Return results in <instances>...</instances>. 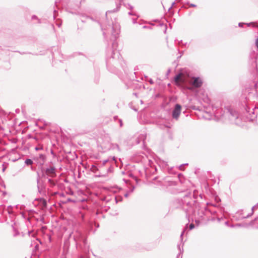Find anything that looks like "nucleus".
I'll return each instance as SVG.
<instances>
[{"label":"nucleus","mask_w":258,"mask_h":258,"mask_svg":"<svg viewBox=\"0 0 258 258\" xmlns=\"http://www.w3.org/2000/svg\"><path fill=\"white\" fill-rule=\"evenodd\" d=\"M181 106L179 104H176L173 109L172 113V116L173 119L177 120L181 113Z\"/></svg>","instance_id":"6e6552de"},{"label":"nucleus","mask_w":258,"mask_h":258,"mask_svg":"<svg viewBox=\"0 0 258 258\" xmlns=\"http://www.w3.org/2000/svg\"><path fill=\"white\" fill-rule=\"evenodd\" d=\"M189 229H190V230H191V229H192L195 227V225H194V224L191 223V224L189 225Z\"/></svg>","instance_id":"a878e982"},{"label":"nucleus","mask_w":258,"mask_h":258,"mask_svg":"<svg viewBox=\"0 0 258 258\" xmlns=\"http://www.w3.org/2000/svg\"><path fill=\"white\" fill-rule=\"evenodd\" d=\"M31 232L30 231L28 232L29 235H30Z\"/></svg>","instance_id":"bf43d9fd"},{"label":"nucleus","mask_w":258,"mask_h":258,"mask_svg":"<svg viewBox=\"0 0 258 258\" xmlns=\"http://www.w3.org/2000/svg\"><path fill=\"white\" fill-rule=\"evenodd\" d=\"M143 28H146V26H143Z\"/></svg>","instance_id":"680f3d73"},{"label":"nucleus","mask_w":258,"mask_h":258,"mask_svg":"<svg viewBox=\"0 0 258 258\" xmlns=\"http://www.w3.org/2000/svg\"><path fill=\"white\" fill-rule=\"evenodd\" d=\"M124 196L125 198H127L128 196V192L125 193Z\"/></svg>","instance_id":"ea45409f"},{"label":"nucleus","mask_w":258,"mask_h":258,"mask_svg":"<svg viewBox=\"0 0 258 258\" xmlns=\"http://www.w3.org/2000/svg\"><path fill=\"white\" fill-rule=\"evenodd\" d=\"M253 83L254 86L252 90L254 91V93L248 92V96L245 98V99L247 101L245 104V110L248 113L250 119L251 120L256 118L257 114L258 107L255 106L253 107V105H251L250 102L251 101L250 100H251L253 102H258V75L257 80L254 81Z\"/></svg>","instance_id":"7ed1b4c3"},{"label":"nucleus","mask_w":258,"mask_h":258,"mask_svg":"<svg viewBox=\"0 0 258 258\" xmlns=\"http://www.w3.org/2000/svg\"><path fill=\"white\" fill-rule=\"evenodd\" d=\"M234 226L233 225H231L230 226V227H234Z\"/></svg>","instance_id":"3c124183"},{"label":"nucleus","mask_w":258,"mask_h":258,"mask_svg":"<svg viewBox=\"0 0 258 258\" xmlns=\"http://www.w3.org/2000/svg\"><path fill=\"white\" fill-rule=\"evenodd\" d=\"M254 209V208H253V207H252V209H251V211H252V212H252V213H253V211Z\"/></svg>","instance_id":"8fccbe9b"},{"label":"nucleus","mask_w":258,"mask_h":258,"mask_svg":"<svg viewBox=\"0 0 258 258\" xmlns=\"http://www.w3.org/2000/svg\"><path fill=\"white\" fill-rule=\"evenodd\" d=\"M32 20H37L38 21V23H41L40 20L39 19L36 15H33L32 16Z\"/></svg>","instance_id":"aec40b11"},{"label":"nucleus","mask_w":258,"mask_h":258,"mask_svg":"<svg viewBox=\"0 0 258 258\" xmlns=\"http://www.w3.org/2000/svg\"><path fill=\"white\" fill-rule=\"evenodd\" d=\"M160 25L161 26H163V24H161Z\"/></svg>","instance_id":"0e129e2a"},{"label":"nucleus","mask_w":258,"mask_h":258,"mask_svg":"<svg viewBox=\"0 0 258 258\" xmlns=\"http://www.w3.org/2000/svg\"><path fill=\"white\" fill-rule=\"evenodd\" d=\"M51 177L47 178L48 179V181L49 182L51 183L52 182V180L50 178Z\"/></svg>","instance_id":"e433bc0d"},{"label":"nucleus","mask_w":258,"mask_h":258,"mask_svg":"<svg viewBox=\"0 0 258 258\" xmlns=\"http://www.w3.org/2000/svg\"><path fill=\"white\" fill-rule=\"evenodd\" d=\"M56 12V10H54V13H55Z\"/></svg>","instance_id":"052dcab7"},{"label":"nucleus","mask_w":258,"mask_h":258,"mask_svg":"<svg viewBox=\"0 0 258 258\" xmlns=\"http://www.w3.org/2000/svg\"><path fill=\"white\" fill-rule=\"evenodd\" d=\"M100 25L104 37L107 41L108 39L112 41V48H109L106 52V66L108 70L112 73L116 72V69L119 66L123 67V60L118 50H116V39L119 37L120 27L115 20L107 25L102 24L100 20L97 21Z\"/></svg>","instance_id":"f257e3e1"},{"label":"nucleus","mask_w":258,"mask_h":258,"mask_svg":"<svg viewBox=\"0 0 258 258\" xmlns=\"http://www.w3.org/2000/svg\"><path fill=\"white\" fill-rule=\"evenodd\" d=\"M118 122L119 123L120 127H122L123 124H122V121L121 119H118Z\"/></svg>","instance_id":"393cba45"},{"label":"nucleus","mask_w":258,"mask_h":258,"mask_svg":"<svg viewBox=\"0 0 258 258\" xmlns=\"http://www.w3.org/2000/svg\"><path fill=\"white\" fill-rule=\"evenodd\" d=\"M114 120H117V119L118 120V117H117V116H115L114 117Z\"/></svg>","instance_id":"a19ab883"},{"label":"nucleus","mask_w":258,"mask_h":258,"mask_svg":"<svg viewBox=\"0 0 258 258\" xmlns=\"http://www.w3.org/2000/svg\"><path fill=\"white\" fill-rule=\"evenodd\" d=\"M236 226L241 227L242 226V225L241 224H237L236 225Z\"/></svg>","instance_id":"37998d69"},{"label":"nucleus","mask_w":258,"mask_h":258,"mask_svg":"<svg viewBox=\"0 0 258 258\" xmlns=\"http://www.w3.org/2000/svg\"><path fill=\"white\" fill-rule=\"evenodd\" d=\"M225 225H227V226H229L228 222V221H226V222H225Z\"/></svg>","instance_id":"a18cd8bd"},{"label":"nucleus","mask_w":258,"mask_h":258,"mask_svg":"<svg viewBox=\"0 0 258 258\" xmlns=\"http://www.w3.org/2000/svg\"><path fill=\"white\" fill-rule=\"evenodd\" d=\"M25 163L27 165H32L33 164V161L30 159H26L25 161Z\"/></svg>","instance_id":"dca6fc26"},{"label":"nucleus","mask_w":258,"mask_h":258,"mask_svg":"<svg viewBox=\"0 0 258 258\" xmlns=\"http://www.w3.org/2000/svg\"><path fill=\"white\" fill-rule=\"evenodd\" d=\"M193 82L192 85L196 88H199L202 86L203 84L202 80L199 77H193Z\"/></svg>","instance_id":"9b49d317"},{"label":"nucleus","mask_w":258,"mask_h":258,"mask_svg":"<svg viewBox=\"0 0 258 258\" xmlns=\"http://www.w3.org/2000/svg\"><path fill=\"white\" fill-rule=\"evenodd\" d=\"M179 43H181L182 45H184V46H186L187 45H188V44H187V42H186V43H184V44H183V43H182V40H181V41L179 42Z\"/></svg>","instance_id":"c756f323"},{"label":"nucleus","mask_w":258,"mask_h":258,"mask_svg":"<svg viewBox=\"0 0 258 258\" xmlns=\"http://www.w3.org/2000/svg\"><path fill=\"white\" fill-rule=\"evenodd\" d=\"M40 176L38 172H37V189L38 191L40 194H43L44 192V187L42 184V183L41 182L40 180Z\"/></svg>","instance_id":"9d476101"},{"label":"nucleus","mask_w":258,"mask_h":258,"mask_svg":"<svg viewBox=\"0 0 258 258\" xmlns=\"http://www.w3.org/2000/svg\"><path fill=\"white\" fill-rule=\"evenodd\" d=\"M18 110H19V109H17L16 110V112H18Z\"/></svg>","instance_id":"13d9d810"},{"label":"nucleus","mask_w":258,"mask_h":258,"mask_svg":"<svg viewBox=\"0 0 258 258\" xmlns=\"http://www.w3.org/2000/svg\"><path fill=\"white\" fill-rule=\"evenodd\" d=\"M58 1H59L58 0H56L55 4H56Z\"/></svg>","instance_id":"864d4df0"},{"label":"nucleus","mask_w":258,"mask_h":258,"mask_svg":"<svg viewBox=\"0 0 258 258\" xmlns=\"http://www.w3.org/2000/svg\"><path fill=\"white\" fill-rule=\"evenodd\" d=\"M258 208V203H256L255 205L253 206V208Z\"/></svg>","instance_id":"72a5a7b5"},{"label":"nucleus","mask_w":258,"mask_h":258,"mask_svg":"<svg viewBox=\"0 0 258 258\" xmlns=\"http://www.w3.org/2000/svg\"><path fill=\"white\" fill-rule=\"evenodd\" d=\"M56 16L55 15H53V19H54L55 18Z\"/></svg>","instance_id":"603ef678"},{"label":"nucleus","mask_w":258,"mask_h":258,"mask_svg":"<svg viewBox=\"0 0 258 258\" xmlns=\"http://www.w3.org/2000/svg\"><path fill=\"white\" fill-rule=\"evenodd\" d=\"M43 149V146L41 145H39L38 146L35 147L36 151L42 150Z\"/></svg>","instance_id":"a211bd4d"},{"label":"nucleus","mask_w":258,"mask_h":258,"mask_svg":"<svg viewBox=\"0 0 258 258\" xmlns=\"http://www.w3.org/2000/svg\"><path fill=\"white\" fill-rule=\"evenodd\" d=\"M18 110H19V109H17L16 110V112H18Z\"/></svg>","instance_id":"4d7b16f0"},{"label":"nucleus","mask_w":258,"mask_h":258,"mask_svg":"<svg viewBox=\"0 0 258 258\" xmlns=\"http://www.w3.org/2000/svg\"><path fill=\"white\" fill-rule=\"evenodd\" d=\"M252 215V212L249 213L246 216L243 215V212L242 210H238L235 213L233 217L236 221H240L242 219H244L250 217Z\"/></svg>","instance_id":"0eeeda50"},{"label":"nucleus","mask_w":258,"mask_h":258,"mask_svg":"<svg viewBox=\"0 0 258 258\" xmlns=\"http://www.w3.org/2000/svg\"><path fill=\"white\" fill-rule=\"evenodd\" d=\"M133 22L134 23H135V21L134 20H133Z\"/></svg>","instance_id":"e2e57ef3"},{"label":"nucleus","mask_w":258,"mask_h":258,"mask_svg":"<svg viewBox=\"0 0 258 258\" xmlns=\"http://www.w3.org/2000/svg\"><path fill=\"white\" fill-rule=\"evenodd\" d=\"M181 74L179 73L177 75H176L174 77V81L176 83H178L179 82V79L181 78Z\"/></svg>","instance_id":"2eb2a0df"},{"label":"nucleus","mask_w":258,"mask_h":258,"mask_svg":"<svg viewBox=\"0 0 258 258\" xmlns=\"http://www.w3.org/2000/svg\"><path fill=\"white\" fill-rule=\"evenodd\" d=\"M43 123H44V124L45 125H48L47 123H46V121H43Z\"/></svg>","instance_id":"c03bdc74"},{"label":"nucleus","mask_w":258,"mask_h":258,"mask_svg":"<svg viewBox=\"0 0 258 258\" xmlns=\"http://www.w3.org/2000/svg\"><path fill=\"white\" fill-rule=\"evenodd\" d=\"M174 4H175V2H173V3L172 4L171 6L169 8L168 11H169V10H170L172 8V7H173V6L174 5Z\"/></svg>","instance_id":"4c0bfd02"},{"label":"nucleus","mask_w":258,"mask_h":258,"mask_svg":"<svg viewBox=\"0 0 258 258\" xmlns=\"http://www.w3.org/2000/svg\"><path fill=\"white\" fill-rule=\"evenodd\" d=\"M215 113V115L220 119L226 120L227 118L231 123L238 125L240 123L241 119L239 116L238 113L232 108H227L223 113L222 109H218Z\"/></svg>","instance_id":"20e7f679"},{"label":"nucleus","mask_w":258,"mask_h":258,"mask_svg":"<svg viewBox=\"0 0 258 258\" xmlns=\"http://www.w3.org/2000/svg\"><path fill=\"white\" fill-rule=\"evenodd\" d=\"M189 6H190V7H197V6L196 5L193 4H190L189 5Z\"/></svg>","instance_id":"f704fd0d"},{"label":"nucleus","mask_w":258,"mask_h":258,"mask_svg":"<svg viewBox=\"0 0 258 258\" xmlns=\"http://www.w3.org/2000/svg\"><path fill=\"white\" fill-rule=\"evenodd\" d=\"M114 146H115V147L117 148L118 151H120V148L119 147V146L117 144H115Z\"/></svg>","instance_id":"473e14b6"},{"label":"nucleus","mask_w":258,"mask_h":258,"mask_svg":"<svg viewBox=\"0 0 258 258\" xmlns=\"http://www.w3.org/2000/svg\"><path fill=\"white\" fill-rule=\"evenodd\" d=\"M183 244H181V243L177 245V248L179 251V252L177 256V258H179L180 254L183 252Z\"/></svg>","instance_id":"ddd939ff"},{"label":"nucleus","mask_w":258,"mask_h":258,"mask_svg":"<svg viewBox=\"0 0 258 258\" xmlns=\"http://www.w3.org/2000/svg\"><path fill=\"white\" fill-rule=\"evenodd\" d=\"M247 26H252V27L258 28V23L257 22H253L248 23H245Z\"/></svg>","instance_id":"4468645a"},{"label":"nucleus","mask_w":258,"mask_h":258,"mask_svg":"<svg viewBox=\"0 0 258 258\" xmlns=\"http://www.w3.org/2000/svg\"><path fill=\"white\" fill-rule=\"evenodd\" d=\"M13 231H14L13 236L14 237L17 236L18 235H19L20 234V233L19 232V231L14 227H13Z\"/></svg>","instance_id":"f3484780"},{"label":"nucleus","mask_w":258,"mask_h":258,"mask_svg":"<svg viewBox=\"0 0 258 258\" xmlns=\"http://www.w3.org/2000/svg\"><path fill=\"white\" fill-rule=\"evenodd\" d=\"M56 25L59 28V27H60V26L61 25V22H57V21H56Z\"/></svg>","instance_id":"bb28decb"},{"label":"nucleus","mask_w":258,"mask_h":258,"mask_svg":"<svg viewBox=\"0 0 258 258\" xmlns=\"http://www.w3.org/2000/svg\"><path fill=\"white\" fill-rule=\"evenodd\" d=\"M128 15H134V14H133L131 12H128Z\"/></svg>","instance_id":"49530a36"},{"label":"nucleus","mask_w":258,"mask_h":258,"mask_svg":"<svg viewBox=\"0 0 258 258\" xmlns=\"http://www.w3.org/2000/svg\"><path fill=\"white\" fill-rule=\"evenodd\" d=\"M178 2H180L181 0H176Z\"/></svg>","instance_id":"69168bd1"},{"label":"nucleus","mask_w":258,"mask_h":258,"mask_svg":"<svg viewBox=\"0 0 258 258\" xmlns=\"http://www.w3.org/2000/svg\"><path fill=\"white\" fill-rule=\"evenodd\" d=\"M18 110H19V109H17L16 110V112H18Z\"/></svg>","instance_id":"6e6d98bb"},{"label":"nucleus","mask_w":258,"mask_h":258,"mask_svg":"<svg viewBox=\"0 0 258 258\" xmlns=\"http://www.w3.org/2000/svg\"><path fill=\"white\" fill-rule=\"evenodd\" d=\"M243 25H245L244 23L240 22L238 23V26L240 27H242Z\"/></svg>","instance_id":"cd10ccee"},{"label":"nucleus","mask_w":258,"mask_h":258,"mask_svg":"<svg viewBox=\"0 0 258 258\" xmlns=\"http://www.w3.org/2000/svg\"><path fill=\"white\" fill-rule=\"evenodd\" d=\"M117 11V9H113V10H109V11H107V12H106V13H105V15H106V16H107V15L108 14L116 12Z\"/></svg>","instance_id":"6ab92c4d"},{"label":"nucleus","mask_w":258,"mask_h":258,"mask_svg":"<svg viewBox=\"0 0 258 258\" xmlns=\"http://www.w3.org/2000/svg\"><path fill=\"white\" fill-rule=\"evenodd\" d=\"M134 189H135V187H134V186H133V188H132V189L130 191V192H133V191H134Z\"/></svg>","instance_id":"79ce46f5"},{"label":"nucleus","mask_w":258,"mask_h":258,"mask_svg":"<svg viewBox=\"0 0 258 258\" xmlns=\"http://www.w3.org/2000/svg\"><path fill=\"white\" fill-rule=\"evenodd\" d=\"M258 57V53L254 51H252L250 53L249 59L248 60V64L250 66V69L253 73H257V59Z\"/></svg>","instance_id":"39448f33"},{"label":"nucleus","mask_w":258,"mask_h":258,"mask_svg":"<svg viewBox=\"0 0 258 258\" xmlns=\"http://www.w3.org/2000/svg\"><path fill=\"white\" fill-rule=\"evenodd\" d=\"M116 203H118V201H121L122 200V198L120 197L119 199L118 200V198L117 197L115 198Z\"/></svg>","instance_id":"c85d7f7f"},{"label":"nucleus","mask_w":258,"mask_h":258,"mask_svg":"<svg viewBox=\"0 0 258 258\" xmlns=\"http://www.w3.org/2000/svg\"><path fill=\"white\" fill-rule=\"evenodd\" d=\"M195 192L186 194L182 199H177L175 201L176 207L182 209L186 213V216H196V210H198V215L199 217L204 215L203 210L199 209V204L196 203L195 199Z\"/></svg>","instance_id":"f03ea898"},{"label":"nucleus","mask_w":258,"mask_h":258,"mask_svg":"<svg viewBox=\"0 0 258 258\" xmlns=\"http://www.w3.org/2000/svg\"><path fill=\"white\" fill-rule=\"evenodd\" d=\"M184 165H188V164H187V163H186V164H184ZM183 165H184V164H182V165H181L179 166V169H180L182 170V167Z\"/></svg>","instance_id":"c9c22d12"},{"label":"nucleus","mask_w":258,"mask_h":258,"mask_svg":"<svg viewBox=\"0 0 258 258\" xmlns=\"http://www.w3.org/2000/svg\"><path fill=\"white\" fill-rule=\"evenodd\" d=\"M186 230V228H185L183 231H182L181 234H180V239H181V241H182V236L185 232V231Z\"/></svg>","instance_id":"4be33fe9"},{"label":"nucleus","mask_w":258,"mask_h":258,"mask_svg":"<svg viewBox=\"0 0 258 258\" xmlns=\"http://www.w3.org/2000/svg\"><path fill=\"white\" fill-rule=\"evenodd\" d=\"M165 27V30H164V33H166L167 28H166V26Z\"/></svg>","instance_id":"09e8293b"},{"label":"nucleus","mask_w":258,"mask_h":258,"mask_svg":"<svg viewBox=\"0 0 258 258\" xmlns=\"http://www.w3.org/2000/svg\"><path fill=\"white\" fill-rule=\"evenodd\" d=\"M87 19L91 20L92 21H95V20L92 17L88 16H84V15L82 16V18L81 19V21L83 23H85V22H87L86 20H87Z\"/></svg>","instance_id":"f8f14e48"},{"label":"nucleus","mask_w":258,"mask_h":258,"mask_svg":"<svg viewBox=\"0 0 258 258\" xmlns=\"http://www.w3.org/2000/svg\"><path fill=\"white\" fill-rule=\"evenodd\" d=\"M108 162H110L109 159L104 160L102 162V165H105Z\"/></svg>","instance_id":"5701e85b"},{"label":"nucleus","mask_w":258,"mask_h":258,"mask_svg":"<svg viewBox=\"0 0 258 258\" xmlns=\"http://www.w3.org/2000/svg\"><path fill=\"white\" fill-rule=\"evenodd\" d=\"M149 82L150 83V84H152V85L154 83V82L153 81V80L152 79H150L149 80Z\"/></svg>","instance_id":"2f4dec72"},{"label":"nucleus","mask_w":258,"mask_h":258,"mask_svg":"<svg viewBox=\"0 0 258 258\" xmlns=\"http://www.w3.org/2000/svg\"><path fill=\"white\" fill-rule=\"evenodd\" d=\"M255 45L258 49V37L255 40Z\"/></svg>","instance_id":"7c9ffc66"},{"label":"nucleus","mask_w":258,"mask_h":258,"mask_svg":"<svg viewBox=\"0 0 258 258\" xmlns=\"http://www.w3.org/2000/svg\"><path fill=\"white\" fill-rule=\"evenodd\" d=\"M56 176V168L50 166L46 168L42 169V177L44 178L53 177Z\"/></svg>","instance_id":"423d86ee"},{"label":"nucleus","mask_w":258,"mask_h":258,"mask_svg":"<svg viewBox=\"0 0 258 258\" xmlns=\"http://www.w3.org/2000/svg\"><path fill=\"white\" fill-rule=\"evenodd\" d=\"M12 207L11 206H9L7 207V211H8V213L10 214H11L12 212L11 211L10 209H11Z\"/></svg>","instance_id":"b1692460"},{"label":"nucleus","mask_w":258,"mask_h":258,"mask_svg":"<svg viewBox=\"0 0 258 258\" xmlns=\"http://www.w3.org/2000/svg\"><path fill=\"white\" fill-rule=\"evenodd\" d=\"M85 201V199H83V200H81V202H84V201Z\"/></svg>","instance_id":"5fc2aeb1"},{"label":"nucleus","mask_w":258,"mask_h":258,"mask_svg":"<svg viewBox=\"0 0 258 258\" xmlns=\"http://www.w3.org/2000/svg\"><path fill=\"white\" fill-rule=\"evenodd\" d=\"M115 161V157H113L111 158V162H113V161Z\"/></svg>","instance_id":"58836bf2"},{"label":"nucleus","mask_w":258,"mask_h":258,"mask_svg":"<svg viewBox=\"0 0 258 258\" xmlns=\"http://www.w3.org/2000/svg\"><path fill=\"white\" fill-rule=\"evenodd\" d=\"M46 156L44 154H39L38 156H35L33 159L40 166H42L45 161Z\"/></svg>","instance_id":"1a4fd4ad"},{"label":"nucleus","mask_w":258,"mask_h":258,"mask_svg":"<svg viewBox=\"0 0 258 258\" xmlns=\"http://www.w3.org/2000/svg\"><path fill=\"white\" fill-rule=\"evenodd\" d=\"M91 170H92V171H93V172H96V171L97 170H98V169H97V167H96V166H95V165H92V167H91Z\"/></svg>","instance_id":"412c9836"},{"label":"nucleus","mask_w":258,"mask_h":258,"mask_svg":"<svg viewBox=\"0 0 258 258\" xmlns=\"http://www.w3.org/2000/svg\"><path fill=\"white\" fill-rule=\"evenodd\" d=\"M170 69H169V70H168V71H167V75H168L169 73H170Z\"/></svg>","instance_id":"de8ad7c7"}]
</instances>
